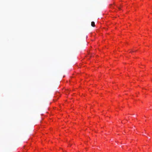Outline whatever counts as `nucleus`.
<instances>
[{"mask_svg":"<svg viewBox=\"0 0 152 152\" xmlns=\"http://www.w3.org/2000/svg\"><path fill=\"white\" fill-rule=\"evenodd\" d=\"M91 26L93 27L95 26V23L94 21H92L91 23Z\"/></svg>","mask_w":152,"mask_h":152,"instance_id":"nucleus-1","label":"nucleus"}]
</instances>
